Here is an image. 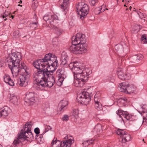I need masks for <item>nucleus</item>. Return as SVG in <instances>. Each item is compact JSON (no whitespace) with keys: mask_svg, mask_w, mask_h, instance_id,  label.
<instances>
[{"mask_svg":"<svg viewBox=\"0 0 147 147\" xmlns=\"http://www.w3.org/2000/svg\"><path fill=\"white\" fill-rule=\"evenodd\" d=\"M10 100L11 102L13 104H15L18 102L17 97L16 96H15L11 97Z\"/></svg>","mask_w":147,"mask_h":147,"instance_id":"nucleus-32","label":"nucleus"},{"mask_svg":"<svg viewBox=\"0 0 147 147\" xmlns=\"http://www.w3.org/2000/svg\"><path fill=\"white\" fill-rule=\"evenodd\" d=\"M35 96L33 92H27L24 98V100L26 103L34 102Z\"/></svg>","mask_w":147,"mask_h":147,"instance_id":"nucleus-14","label":"nucleus"},{"mask_svg":"<svg viewBox=\"0 0 147 147\" xmlns=\"http://www.w3.org/2000/svg\"><path fill=\"white\" fill-rule=\"evenodd\" d=\"M68 146L67 144H63L62 146V147H68Z\"/></svg>","mask_w":147,"mask_h":147,"instance_id":"nucleus-52","label":"nucleus"},{"mask_svg":"<svg viewBox=\"0 0 147 147\" xmlns=\"http://www.w3.org/2000/svg\"><path fill=\"white\" fill-rule=\"evenodd\" d=\"M59 104H61V106L59 108V110L60 111H61L64 109L66 106L67 105L68 102L66 100H62Z\"/></svg>","mask_w":147,"mask_h":147,"instance_id":"nucleus-26","label":"nucleus"},{"mask_svg":"<svg viewBox=\"0 0 147 147\" xmlns=\"http://www.w3.org/2000/svg\"><path fill=\"white\" fill-rule=\"evenodd\" d=\"M56 74L58 76V82L62 84L64 78L66 77L65 72L61 69H58L57 71Z\"/></svg>","mask_w":147,"mask_h":147,"instance_id":"nucleus-15","label":"nucleus"},{"mask_svg":"<svg viewBox=\"0 0 147 147\" xmlns=\"http://www.w3.org/2000/svg\"><path fill=\"white\" fill-rule=\"evenodd\" d=\"M118 88L121 92L130 94L135 92L136 87L133 84H129L127 81L119 84Z\"/></svg>","mask_w":147,"mask_h":147,"instance_id":"nucleus-6","label":"nucleus"},{"mask_svg":"<svg viewBox=\"0 0 147 147\" xmlns=\"http://www.w3.org/2000/svg\"><path fill=\"white\" fill-rule=\"evenodd\" d=\"M89 10L88 6L87 4L82 2L78 4L77 11L80 18L82 20L88 13Z\"/></svg>","mask_w":147,"mask_h":147,"instance_id":"nucleus-10","label":"nucleus"},{"mask_svg":"<svg viewBox=\"0 0 147 147\" xmlns=\"http://www.w3.org/2000/svg\"><path fill=\"white\" fill-rule=\"evenodd\" d=\"M88 92L83 91L82 93L79 94L77 97L78 101L81 104L87 105L91 100V94H90L89 89L88 90Z\"/></svg>","mask_w":147,"mask_h":147,"instance_id":"nucleus-9","label":"nucleus"},{"mask_svg":"<svg viewBox=\"0 0 147 147\" xmlns=\"http://www.w3.org/2000/svg\"><path fill=\"white\" fill-rule=\"evenodd\" d=\"M0 147H2V146L0 144Z\"/></svg>","mask_w":147,"mask_h":147,"instance_id":"nucleus-57","label":"nucleus"},{"mask_svg":"<svg viewBox=\"0 0 147 147\" xmlns=\"http://www.w3.org/2000/svg\"><path fill=\"white\" fill-rule=\"evenodd\" d=\"M117 115H119V116L121 118H122V116H123V114L122 113H123L124 112H124L123 111H122L121 109H119L117 111Z\"/></svg>","mask_w":147,"mask_h":147,"instance_id":"nucleus-37","label":"nucleus"},{"mask_svg":"<svg viewBox=\"0 0 147 147\" xmlns=\"http://www.w3.org/2000/svg\"><path fill=\"white\" fill-rule=\"evenodd\" d=\"M100 9H101V10H100V12H102V11H101L102 9H101V8H100Z\"/></svg>","mask_w":147,"mask_h":147,"instance_id":"nucleus-60","label":"nucleus"},{"mask_svg":"<svg viewBox=\"0 0 147 147\" xmlns=\"http://www.w3.org/2000/svg\"><path fill=\"white\" fill-rule=\"evenodd\" d=\"M51 144V146L52 147L54 144H55L56 145L55 147H62L63 144V141H61L57 140V139H55V138H54L52 140Z\"/></svg>","mask_w":147,"mask_h":147,"instance_id":"nucleus-22","label":"nucleus"},{"mask_svg":"<svg viewBox=\"0 0 147 147\" xmlns=\"http://www.w3.org/2000/svg\"><path fill=\"white\" fill-rule=\"evenodd\" d=\"M4 81L7 84L11 86H13L14 85V82L11 79L10 76L7 74H5L3 76Z\"/></svg>","mask_w":147,"mask_h":147,"instance_id":"nucleus-16","label":"nucleus"},{"mask_svg":"<svg viewBox=\"0 0 147 147\" xmlns=\"http://www.w3.org/2000/svg\"><path fill=\"white\" fill-rule=\"evenodd\" d=\"M122 113L123 114V117H124L127 120H129L132 117V116L130 115L127 113L126 112L123 113Z\"/></svg>","mask_w":147,"mask_h":147,"instance_id":"nucleus-28","label":"nucleus"},{"mask_svg":"<svg viewBox=\"0 0 147 147\" xmlns=\"http://www.w3.org/2000/svg\"><path fill=\"white\" fill-rule=\"evenodd\" d=\"M38 22H33L31 23V26H33L34 25H35L34 26V28H36L38 26Z\"/></svg>","mask_w":147,"mask_h":147,"instance_id":"nucleus-47","label":"nucleus"},{"mask_svg":"<svg viewBox=\"0 0 147 147\" xmlns=\"http://www.w3.org/2000/svg\"><path fill=\"white\" fill-rule=\"evenodd\" d=\"M89 78L88 76H87V77L86 76V77L85 78H80L78 79H79V87H82L84 85V84L85 83V81L88 79V78Z\"/></svg>","mask_w":147,"mask_h":147,"instance_id":"nucleus-24","label":"nucleus"},{"mask_svg":"<svg viewBox=\"0 0 147 147\" xmlns=\"http://www.w3.org/2000/svg\"><path fill=\"white\" fill-rule=\"evenodd\" d=\"M124 6H125V7L126 6V5L125 4L124 5Z\"/></svg>","mask_w":147,"mask_h":147,"instance_id":"nucleus-61","label":"nucleus"},{"mask_svg":"<svg viewBox=\"0 0 147 147\" xmlns=\"http://www.w3.org/2000/svg\"><path fill=\"white\" fill-rule=\"evenodd\" d=\"M72 45L70 46V51L76 54H81L86 52V46L85 36L79 33L76 36H73L71 38Z\"/></svg>","mask_w":147,"mask_h":147,"instance_id":"nucleus-2","label":"nucleus"},{"mask_svg":"<svg viewBox=\"0 0 147 147\" xmlns=\"http://www.w3.org/2000/svg\"><path fill=\"white\" fill-rule=\"evenodd\" d=\"M76 63L75 62H71L69 65V67L70 69L72 71L75 67H76V65H75Z\"/></svg>","mask_w":147,"mask_h":147,"instance_id":"nucleus-34","label":"nucleus"},{"mask_svg":"<svg viewBox=\"0 0 147 147\" xmlns=\"http://www.w3.org/2000/svg\"><path fill=\"white\" fill-rule=\"evenodd\" d=\"M32 1V6L35 7L37 6V2L36 0H30Z\"/></svg>","mask_w":147,"mask_h":147,"instance_id":"nucleus-43","label":"nucleus"},{"mask_svg":"<svg viewBox=\"0 0 147 147\" xmlns=\"http://www.w3.org/2000/svg\"><path fill=\"white\" fill-rule=\"evenodd\" d=\"M31 122L26 123L25 125L24 129H22L18 134L21 135L23 140L24 141L27 138L32 139L33 138V135L30 129L32 125Z\"/></svg>","mask_w":147,"mask_h":147,"instance_id":"nucleus-7","label":"nucleus"},{"mask_svg":"<svg viewBox=\"0 0 147 147\" xmlns=\"http://www.w3.org/2000/svg\"><path fill=\"white\" fill-rule=\"evenodd\" d=\"M22 55L20 52H14L12 53L10 57L7 58V60L8 66L12 65H18L20 64V61L22 60Z\"/></svg>","mask_w":147,"mask_h":147,"instance_id":"nucleus-8","label":"nucleus"},{"mask_svg":"<svg viewBox=\"0 0 147 147\" xmlns=\"http://www.w3.org/2000/svg\"><path fill=\"white\" fill-rule=\"evenodd\" d=\"M7 18L5 19H4V20H5V21H6V20H7Z\"/></svg>","mask_w":147,"mask_h":147,"instance_id":"nucleus-59","label":"nucleus"},{"mask_svg":"<svg viewBox=\"0 0 147 147\" xmlns=\"http://www.w3.org/2000/svg\"><path fill=\"white\" fill-rule=\"evenodd\" d=\"M131 8H132V7L131 6H130V7H129L130 10H131Z\"/></svg>","mask_w":147,"mask_h":147,"instance_id":"nucleus-58","label":"nucleus"},{"mask_svg":"<svg viewBox=\"0 0 147 147\" xmlns=\"http://www.w3.org/2000/svg\"><path fill=\"white\" fill-rule=\"evenodd\" d=\"M115 49L117 51H120L123 49L122 46L120 45H116L115 47Z\"/></svg>","mask_w":147,"mask_h":147,"instance_id":"nucleus-31","label":"nucleus"},{"mask_svg":"<svg viewBox=\"0 0 147 147\" xmlns=\"http://www.w3.org/2000/svg\"><path fill=\"white\" fill-rule=\"evenodd\" d=\"M124 1V0H123L122 1V2H123Z\"/></svg>","mask_w":147,"mask_h":147,"instance_id":"nucleus-62","label":"nucleus"},{"mask_svg":"<svg viewBox=\"0 0 147 147\" xmlns=\"http://www.w3.org/2000/svg\"><path fill=\"white\" fill-rule=\"evenodd\" d=\"M42 135H40V136L39 137L40 138H42Z\"/></svg>","mask_w":147,"mask_h":147,"instance_id":"nucleus-53","label":"nucleus"},{"mask_svg":"<svg viewBox=\"0 0 147 147\" xmlns=\"http://www.w3.org/2000/svg\"><path fill=\"white\" fill-rule=\"evenodd\" d=\"M116 133L117 134L120 135L119 141L121 143H125L131 140L130 135L123 129H118Z\"/></svg>","mask_w":147,"mask_h":147,"instance_id":"nucleus-11","label":"nucleus"},{"mask_svg":"<svg viewBox=\"0 0 147 147\" xmlns=\"http://www.w3.org/2000/svg\"><path fill=\"white\" fill-rule=\"evenodd\" d=\"M24 141L21 137V135H19L18 134V137L16 139H15L13 141V144L14 147H18L19 145L22 146L23 141Z\"/></svg>","mask_w":147,"mask_h":147,"instance_id":"nucleus-17","label":"nucleus"},{"mask_svg":"<svg viewBox=\"0 0 147 147\" xmlns=\"http://www.w3.org/2000/svg\"><path fill=\"white\" fill-rule=\"evenodd\" d=\"M72 71L74 74V78L77 79L85 78L86 76L87 77L92 72L90 68H86L82 70L81 68L76 66L75 67Z\"/></svg>","mask_w":147,"mask_h":147,"instance_id":"nucleus-5","label":"nucleus"},{"mask_svg":"<svg viewBox=\"0 0 147 147\" xmlns=\"http://www.w3.org/2000/svg\"><path fill=\"white\" fill-rule=\"evenodd\" d=\"M43 20L45 21L48 25L50 24L51 26L57 23L59 20L58 17L55 14L52 15L50 13L45 16L43 17Z\"/></svg>","mask_w":147,"mask_h":147,"instance_id":"nucleus-12","label":"nucleus"},{"mask_svg":"<svg viewBox=\"0 0 147 147\" xmlns=\"http://www.w3.org/2000/svg\"><path fill=\"white\" fill-rule=\"evenodd\" d=\"M94 131L96 132L98 134H100L102 131V126L100 124H97L94 128Z\"/></svg>","mask_w":147,"mask_h":147,"instance_id":"nucleus-23","label":"nucleus"},{"mask_svg":"<svg viewBox=\"0 0 147 147\" xmlns=\"http://www.w3.org/2000/svg\"><path fill=\"white\" fill-rule=\"evenodd\" d=\"M26 37V36H24V37Z\"/></svg>","mask_w":147,"mask_h":147,"instance_id":"nucleus-63","label":"nucleus"},{"mask_svg":"<svg viewBox=\"0 0 147 147\" xmlns=\"http://www.w3.org/2000/svg\"><path fill=\"white\" fill-rule=\"evenodd\" d=\"M90 141H92V140H88L85 141L82 144L84 146H87L90 144L92 143V142H90Z\"/></svg>","mask_w":147,"mask_h":147,"instance_id":"nucleus-39","label":"nucleus"},{"mask_svg":"<svg viewBox=\"0 0 147 147\" xmlns=\"http://www.w3.org/2000/svg\"><path fill=\"white\" fill-rule=\"evenodd\" d=\"M20 32L19 30H16L14 31L13 33V35L15 36V37L18 38L20 36Z\"/></svg>","mask_w":147,"mask_h":147,"instance_id":"nucleus-35","label":"nucleus"},{"mask_svg":"<svg viewBox=\"0 0 147 147\" xmlns=\"http://www.w3.org/2000/svg\"><path fill=\"white\" fill-rule=\"evenodd\" d=\"M143 107H143H143H142V108H143Z\"/></svg>","mask_w":147,"mask_h":147,"instance_id":"nucleus-64","label":"nucleus"},{"mask_svg":"<svg viewBox=\"0 0 147 147\" xmlns=\"http://www.w3.org/2000/svg\"><path fill=\"white\" fill-rule=\"evenodd\" d=\"M117 73L118 78L121 80H125L128 79L127 74H124L122 69H118Z\"/></svg>","mask_w":147,"mask_h":147,"instance_id":"nucleus-18","label":"nucleus"},{"mask_svg":"<svg viewBox=\"0 0 147 147\" xmlns=\"http://www.w3.org/2000/svg\"><path fill=\"white\" fill-rule=\"evenodd\" d=\"M95 107L98 111H100L102 109L101 104L100 102L95 103Z\"/></svg>","mask_w":147,"mask_h":147,"instance_id":"nucleus-30","label":"nucleus"},{"mask_svg":"<svg viewBox=\"0 0 147 147\" xmlns=\"http://www.w3.org/2000/svg\"><path fill=\"white\" fill-rule=\"evenodd\" d=\"M5 62V61L1 59L0 60V67H2L3 65Z\"/></svg>","mask_w":147,"mask_h":147,"instance_id":"nucleus-48","label":"nucleus"},{"mask_svg":"<svg viewBox=\"0 0 147 147\" xmlns=\"http://www.w3.org/2000/svg\"><path fill=\"white\" fill-rule=\"evenodd\" d=\"M100 8H99V7L96 8L95 9L94 11V13L96 14H99L100 12Z\"/></svg>","mask_w":147,"mask_h":147,"instance_id":"nucleus-41","label":"nucleus"},{"mask_svg":"<svg viewBox=\"0 0 147 147\" xmlns=\"http://www.w3.org/2000/svg\"><path fill=\"white\" fill-rule=\"evenodd\" d=\"M11 16L12 19H13V18L14 17V16Z\"/></svg>","mask_w":147,"mask_h":147,"instance_id":"nucleus-54","label":"nucleus"},{"mask_svg":"<svg viewBox=\"0 0 147 147\" xmlns=\"http://www.w3.org/2000/svg\"><path fill=\"white\" fill-rule=\"evenodd\" d=\"M141 42L143 44L147 43V38L145 34L142 35L141 38Z\"/></svg>","mask_w":147,"mask_h":147,"instance_id":"nucleus-27","label":"nucleus"},{"mask_svg":"<svg viewBox=\"0 0 147 147\" xmlns=\"http://www.w3.org/2000/svg\"><path fill=\"white\" fill-rule=\"evenodd\" d=\"M33 64L38 71L48 69V67H53L54 70L58 65L56 56L53 57L52 54L50 53L46 54L43 58L34 61Z\"/></svg>","mask_w":147,"mask_h":147,"instance_id":"nucleus-3","label":"nucleus"},{"mask_svg":"<svg viewBox=\"0 0 147 147\" xmlns=\"http://www.w3.org/2000/svg\"><path fill=\"white\" fill-rule=\"evenodd\" d=\"M48 69H45L42 70L38 71L33 74V80L35 81H39L40 80L49 81L55 83V78L52 75L54 70H48Z\"/></svg>","mask_w":147,"mask_h":147,"instance_id":"nucleus-4","label":"nucleus"},{"mask_svg":"<svg viewBox=\"0 0 147 147\" xmlns=\"http://www.w3.org/2000/svg\"><path fill=\"white\" fill-rule=\"evenodd\" d=\"M98 0H89L90 5L92 6L94 5L97 2Z\"/></svg>","mask_w":147,"mask_h":147,"instance_id":"nucleus-40","label":"nucleus"},{"mask_svg":"<svg viewBox=\"0 0 147 147\" xmlns=\"http://www.w3.org/2000/svg\"><path fill=\"white\" fill-rule=\"evenodd\" d=\"M8 112L5 109L1 110L0 111V117H4L8 116Z\"/></svg>","mask_w":147,"mask_h":147,"instance_id":"nucleus-25","label":"nucleus"},{"mask_svg":"<svg viewBox=\"0 0 147 147\" xmlns=\"http://www.w3.org/2000/svg\"><path fill=\"white\" fill-rule=\"evenodd\" d=\"M34 132L36 134H38L40 133V130L38 128L36 127L34 129Z\"/></svg>","mask_w":147,"mask_h":147,"instance_id":"nucleus-46","label":"nucleus"},{"mask_svg":"<svg viewBox=\"0 0 147 147\" xmlns=\"http://www.w3.org/2000/svg\"><path fill=\"white\" fill-rule=\"evenodd\" d=\"M79 79H78L77 78H74V82L73 84L76 87H79Z\"/></svg>","mask_w":147,"mask_h":147,"instance_id":"nucleus-33","label":"nucleus"},{"mask_svg":"<svg viewBox=\"0 0 147 147\" xmlns=\"http://www.w3.org/2000/svg\"><path fill=\"white\" fill-rule=\"evenodd\" d=\"M62 31V30H61L60 29V30H59V32H60V33H61V32Z\"/></svg>","mask_w":147,"mask_h":147,"instance_id":"nucleus-56","label":"nucleus"},{"mask_svg":"<svg viewBox=\"0 0 147 147\" xmlns=\"http://www.w3.org/2000/svg\"><path fill=\"white\" fill-rule=\"evenodd\" d=\"M8 66L10 69L13 77H16L19 74L21 75L20 78L19 85L21 86H26L28 84V80L30 75L28 69L24 63L18 65Z\"/></svg>","mask_w":147,"mask_h":147,"instance_id":"nucleus-1","label":"nucleus"},{"mask_svg":"<svg viewBox=\"0 0 147 147\" xmlns=\"http://www.w3.org/2000/svg\"><path fill=\"white\" fill-rule=\"evenodd\" d=\"M143 123H144V122H146V120L147 119V115L146 117H145L143 116Z\"/></svg>","mask_w":147,"mask_h":147,"instance_id":"nucleus-50","label":"nucleus"},{"mask_svg":"<svg viewBox=\"0 0 147 147\" xmlns=\"http://www.w3.org/2000/svg\"><path fill=\"white\" fill-rule=\"evenodd\" d=\"M100 100L99 97L97 96V95H95L94 97V101L95 103L100 102Z\"/></svg>","mask_w":147,"mask_h":147,"instance_id":"nucleus-42","label":"nucleus"},{"mask_svg":"<svg viewBox=\"0 0 147 147\" xmlns=\"http://www.w3.org/2000/svg\"><path fill=\"white\" fill-rule=\"evenodd\" d=\"M130 0H125L126 1H128V2H129V1H130Z\"/></svg>","mask_w":147,"mask_h":147,"instance_id":"nucleus-55","label":"nucleus"},{"mask_svg":"<svg viewBox=\"0 0 147 147\" xmlns=\"http://www.w3.org/2000/svg\"><path fill=\"white\" fill-rule=\"evenodd\" d=\"M69 0H59V2L61 5V7L63 9L64 11L65 12L66 10L67 11L68 2Z\"/></svg>","mask_w":147,"mask_h":147,"instance_id":"nucleus-19","label":"nucleus"},{"mask_svg":"<svg viewBox=\"0 0 147 147\" xmlns=\"http://www.w3.org/2000/svg\"><path fill=\"white\" fill-rule=\"evenodd\" d=\"M79 114V111L77 109H74L73 110V115L76 117L78 116Z\"/></svg>","mask_w":147,"mask_h":147,"instance_id":"nucleus-36","label":"nucleus"},{"mask_svg":"<svg viewBox=\"0 0 147 147\" xmlns=\"http://www.w3.org/2000/svg\"><path fill=\"white\" fill-rule=\"evenodd\" d=\"M95 95H97V96L99 97L100 96V94L99 92H97Z\"/></svg>","mask_w":147,"mask_h":147,"instance_id":"nucleus-51","label":"nucleus"},{"mask_svg":"<svg viewBox=\"0 0 147 147\" xmlns=\"http://www.w3.org/2000/svg\"><path fill=\"white\" fill-rule=\"evenodd\" d=\"M61 65L63 66L67 64L68 60V57L67 53L63 52L61 55Z\"/></svg>","mask_w":147,"mask_h":147,"instance_id":"nucleus-20","label":"nucleus"},{"mask_svg":"<svg viewBox=\"0 0 147 147\" xmlns=\"http://www.w3.org/2000/svg\"><path fill=\"white\" fill-rule=\"evenodd\" d=\"M72 140L71 139H69L67 140L63 141V144H66L68 147H70L72 144Z\"/></svg>","mask_w":147,"mask_h":147,"instance_id":"nucleus-29","label":"nucleus"},{"mask_svg":"<svg viewBox=\"0 0 147 147\" xmlns=\"http://www.w3.org/2000/svg\"><path fill=\"white\" fill-rule=\"evenodd\" d=\"M122 100H123L125 101L126 102H127V99L126 97H123L120 98Z\"/></svg>","mask_w":147,"mask_h":147,"instance_id":"nucleus-49","label":"nucleus"},{"mask_svg":"<svg viewBox=\"0 0 147 147\" xmlns=\"http://www.w3.org/2000/svg\"><path fill=\"white\" fill-rule=\"evenodd\" d=\"M143 58V56L140 54L136 55L131 58V62L137 63Z\"/></svg>","mask_w":147,"mask_h":147,"instance_id":"nucleus-21","label":"nucleus"},{"mask_svg":"<svg viewBox=\"0 0 147 147\" xmlns=\"http://www.w3.org/2000/svg\"><path fill=\"white\" fill-rule=\"evenodd\" d=\"M45 127V132H47L49 131L50 129H51V127L49 125H44Z\"/></svg>","mask_w":147,"mask_h":147,"instance_id":"nucleus-44","label":"nucleus"},{"mask_svg":"<svg viewBox=\"0 0 147 147\" xmlns=\"http://www.w3.org/2000/svg\"><path fill=\"white\" fill-rule=\"evenodd\" d=\"M37 82L36 84V87L40 90H42L46 87L50 88L52 87L54 85V83L51 82L49 81H46L45 80H40L39 81H36Z\"/></svg>","mask_w":147,"mask_h":147,"instance_id":"nucleus-13","label":"nucleus"},{"mask_svg":"<svg viewBox=\"0 0 147 147\" xmlns=\"http://www.w3.org/2000/svg\"><path fill=\"white\" fill-rule=\"evenodd\" d=\"M69 116L67 115H65L62 118V120L63 121H67L69 119Z\"/></svg>","mask_w":147,"mask_h":147,"instance_id":"nucleus-38","label":"nucleus"},{"mask_svg":"<svg viewBox=\"0 0 147 147\" xmlns=\"http://www.w3.org/2000/svg\"><path fill=\"white\" fill-rule=\"evenodd\" d=\"M10 13L9 12V13L8 11L7 12L6 11H5L3 15V18H4L7 17L8 15H9Z\"/></svg>","mask_w":147,"mask_h":147,"instance_id":"nucleus-45","label":"nucleus"}]
</instances>
